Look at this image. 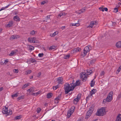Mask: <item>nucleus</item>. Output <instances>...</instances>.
I'll return each instance as SVG.
<instances>
[{"instance_id":"58836bf2","label":"nucleus","mask_w":121,"mask_h":121,"mask_svg":"<svg viewBox=\"0 0 121 121\" xmlns=\"http://www.w3.org/2000/svg\"><path fill=\"white\" fill-rule=\"evenodd\" d=\"M12 114V110L9 109V110L8 111V115H11Z\"/></svg>"},{"instance_id":"052dcab7","label":"nucleus","mask_w":121,"mask_h":121,"mask_svg":"<svg viewBox=\"0 0 121 121\" xmlns=\"http://www.w3.org/2000/svg\"><path fill=\"white\" fill-rule=\"evenodd\" d=\"M22 99H23V97L22 96L19 97H18V99L19 100Z\"/></svg>"},{"instance_id":"ea45409f","label":"nucleus","mask_w":121,"mask_h":121,"mask_svg":"<svg viewBox=\"0 0 121 121\" xmlns=\"http://www.w3.org/2000/svg\"><path fill=\"white\" fill-rule=\"evenodd\" d=\"M9 4L7 6H6V7H3V8H1L0 10V11H1V10H2L5 9V8H7L9 6Z\"/></svg>"},{"instance_id":"9b49d317","label":"nucleus","mask_w":121,"mask_h":121,"mask_svg":"<svg viewBox=\"0 0 121 121\" xmlns=\"http://www.w3.org/2000/svg\"><path fill=\"white\" fill-rule=\"evenodd\" d=\"M80 82L79 81V80H77L76 82L75 83V84H73V87H74L75 86V87L76 86H78L80 85Z\"/></svg>"},{"instance_id":"f8f14e48","label":"nucleus","mask_w":121,"mask_h":121,"mask_svg":"<svg viewBox=\"0 0 121 121\" xmlns=\"http://www.w3.org/2000/svg\"><path fill=\"white\" fill-rule=\"evenodd\" d=\"M35 90V88L34 87H31L29 89H28L27 91H29L30 92H33Z\"/></svg>"},{"instance_id":"de8ad7c7","label":"nucleus","mask_w":121,"mask_h":121,"mask_svg":"<svg viewBox=\"0 0 121 121\" xmlns=\"http://www.w3.org/2000/svg\"><path fill=\"white\" fill-rule=\"evenodd\" d=\"M41 111V109L39 108H37V112L38 113H39Z\"/></svg>"},{"instance_id":"79ce46f5","label":"nucleus","mask_w":121,"mask_h":121,"mask_svg":"<svg viewBox=\"0 0 121 121\" xmlns=\"http://www.w3.org/2000/svg\"><path fill=\"white\" fill-rule=\"evenodd\" d=\"M44 54L43 53H39L38 55V56L39 57H42L43 56Z\"/></svg>"},{"instance_id":"6ab92c4d","label":"nucleus","mask_w":121,"mask_h":121,"mask_svg":"<svg viewBox=\"0 0 121 121\" xmlns=\"http://www.w3.org/2000/svg\"><path fill=\"white\" fill-rule=\"evenodd\" d=\"M71 112V111H69V110L68 112L67 115L68 118H69V117H70L71 115L73 113V112Z\"/></svg>"},{"instance_id":"4468645a","label":"nucleus","mask_w":121,"mask_h":121,"mask_svg":"<svg viewBox=\"0 0 121 121\" xmlns=\"http://www.w3.org/2000/svg\"><path fill=\"white\" fill-rule=\"evenodd\" d=\"M116 45L117 48H121V42H118L116 43Z\"/></svg>"},{"instance_id":"774afa93","label":"nucleus","mask_w":121,"mask_h":121,"mask_svg":"<svg viewBox=\"0 0 121 121\" xmlns=\"http://www.w3.org/2000/svg\"><path fill=\"white\" fill-rule=\"evenodd\" d=\"M118 97L119 98H121V92H120V94L118 95Z\"/></svg>"},{"instance_id":"cd10ccee","label":"nucleus","mask_w":121,"mask_h":121,"mask_svg":"<svg viewBox=\"0 0 121 121\" xmlns=\"http://www.w3.org/2000/svg\"><path fill=\"white\" fill-rule=\"evenodd\" d=\"M93 110V108H90L89 109V110L87 112H89V113L91 114Z\"/></svg>"},{"instance_id":"412c9836","label":"nucleus","mask_w":121,"mask_h":121,"mask_svg":"<svg viewBox=\"0 0 121 121\" xmlns=\"http://www.w3.org/2000/svg\"><path fill=\"white\" fill-rule=\"evenodd\" d=\"M6 109H4L2 111V112L4 114H8V110Z\"/></svg>"},{"instance_id":"f03ea898","label":"nucleus","mask_w":121,"mask_h":121,"mask_svg":"<svg viewBox=\"0 0 121 121\" xmlns=\"http://www.w3.org/2000/svg\"><path fill=\"white\" fill-rule=\"evenodd\" d=\"M113 92L111 91L110 92L109 94H108L107 98L103 100V103L105 104L106 102H111L112 99V96L113 95Z\"/></svg>"},{"instance_id":"473e14b6","label":"nucleus","mask_w":121,"mask_h":121,"mask_svg":"<svg viewBox=\"0 0 121 121\" xmlns=\"http://www.w3.org/2000/svg\"><path fill=\"white\" fill-rule=\"evenodd\" d=\"M91 94L90 95H89L87 97H86V101L87 100L89 99V98L91 97V98H92V95L91 93H90Z\"/></svg>"},{"instance_id":"6e6d98bb","label":"nucleus","mask_w":121,"mask_h":121,"mask_svg":"<svg viewBox=\"0 0 121 121\" xmlns=\"http://www.w3.org/2000/svg\"><path fill=\"white\" fill-rule=\"evenodd\" d=\"M85 9H83L80 10V11H81L82 13H83L85 12Z\"/></svg>"},{"instance_id":"e2e57ef3","label":"nucleus","mask_w":121,"mask_h":121,"mask_svg":"<svg viewBox=\"0 0 121 121\" xmlns=\"http://www.w3.org/2000/svg\"><path fill=\"white\" fill-rule=\"evenodd\" d=\"M94 61L95 60H91L90 61V63L91 64H92L94 62Z\"/></svg>"},{"instance_id":"20e7f679","label":"nucleus","mask_w":121,"mask_h":121,"mask_svg":"<svg viewBox=\"0 0 121 121\" xmlns=\"http://www.w3.org/2000/svg\"><path fill=\"white\" fill-rule=\"evenodd\" d=\"M86 73H82L80 74V77L82 79L83 81L85 82L87 79V76L86 75Z\"/></svg>"},{"instance_id":"aec40b11","label":"nucleus","mask_w":121,"mask_h":121,"mask_svg":"<svg viewBox=\"0 0 121 121\" xmlns=\"http://www.w3.org/2000/svg\"><path fill=\"white\" fill-rule=\"evenodd\" d=\"M6 109H4L2 111V112L4 114H8V110Z\"/></svg>"},{"instance_id":"f3484780","label":"nucleus","mask_w":121,"mask_h":121,"mask_svg":"<svg viewBox=\"0 0 121 121\" xmlns=\"http://www.w3.org/2000/svg\"><path fill=\"white\" fill-rule=\"evenodd\" d=\"M91 115V114L89 113V112H87L86 113V116L85 117V119H87Z\"/></svg>"},{"instance_id":"680f3d73","label":"nucleus","mask_w":121,"mask_h":121,"mask_svg":"<svg viewBox=\"0 0 121 121\" xmlns=\"http://www.w3.org/2000/svg\"><path fill=\"white\" fill-rule=\"evenodd\" d=\"M121 69V68L120 67H119V68H118V69H117V71H118V73H119Z\"/></svg>"},{"instance_id":"09e8293b","label":"nucleus","mask_w":121,"mask_h":121,"mask_svg":"<svg viewBox=\"0 0 121 121\" xmlns=\"http://www.w3.org/2000/svg\"><path fill=\"white\" fill-rule=\"evenodd\" d=\"M80 24L78 23H74V26H79Z\"/></svg>"},{"instance_id":"7ed1b4c3","label":"nucleus","mask_w":121,"mask_h":121,"mask_svg":"<svg viewBox=\"0 0 121 121\" xmlns=\"http://www.w3.org/2000/svg\"><path fill=\"white\" fill-rule=\"evenodd\" d=\"M105 112V108H101L100 109L97 111L96 113V115L98 116H100L103 115Z\"/></svg>"},{"instance_id":"4c0bfd02","label":"nucleus","mask_w":121,"mask_h":121,"mask_svg":"<svg viewBox=\"0 0 121 121\" xmlns=\"http://www.w3.org/2000/svg\"><path fill=\"white\" fill-rule=\"evenodd\" d=\"M34 47L31 46L29 47V49L30 50L32 51L34 49Z\"/></svg>"},{"instance_id":"7c9ffc66","label":"nucleus","mask_w":121,"mask_h":121,"mask_svg":"<svg viewBox=\"0 0 121 121\" xmlns=\"http://www.w3.org/2000/svg\"><path fill=\"white\" fill-rule=\"evenodd\" d=\"M21 116L19 115V116H16L15 118V120H17L18 119H19L21 118Z\"/></svg>"},{"instance_id":"f257e3e1","label":"nucleus","mask_w":121,"mask_h":121,"mask_svg":"<svg viewBox=\"0 0 121 121\" xmlns=\"http://www.w3.org/2000/svg\"><path fill=\"white\" fill-rule=\"evenodd\" d=\"M64 86L65 94L68 93L70 91L73 90L75 87V86L73 87V83H71L69 84L68 83H66L64 84Z\"/></svg>"},{"instance_id":"39448f33","label":"nucleus","mask_w":121,"mask_h":121,"mask_svg":"<svg viewBox=\"0 0 121 121\" xmlns=\"http://www.w3.org/2000/svg\"><path fill=\"white\" fill-rule=\"evenodd\" d=\"M84 55H86L87 53L90 51L89 47L88 46H87L85 47L84 49Z\"/></svg>"},{"instance_id":"bf43d9fd","label":"nucleus","mask_w":121,"mask_h":121,"mask_svg":"<svg viewBox=\"0 0 121 121\" xmlns=\"http://www.w3.org/2000/svg\"><path fill=\"white\" fill-rule=\"evenodd\" d=\"M104 10L105 11H107L108 10V9L106 8H104Z\"/></svg>"},{"instance_id":"a211bd4d","label":"nucleus","mask_w":121,"mask_h":121,"mask_svg":"<svg viewBox=\"0 0 121 121\" xmlns=\"http://www.w3.org/2000/svg\"><path fill=\"white\" fill-rule=\"evenodd\" d=\"M95 78L91 81L90 86L91 87L95 85V81H94V80Z\"/></svg>"},{"instance_id":"dca6fc26","label":"nucleus","mask_w":121,"mask_h":121,"mask_svg":"<svg viewBox=\"0 0 121 121\" xmlns=\"http://www.w3.org/2000/svg\"><path fill=\"white\" fill-rule=\"evenodd\" d=\"M105 74V72L104 71H102L100 75L99 78H102L104 77V74Z\"/></svg>"},{"instance_id":"e433bc0d","label":"nucleus","mask_w":121,"mask_h":121,"mask_svg":"<svg viewBox=\"0 0 121 121\" xmlns=\"http://www.w3.org/2000/svg\"><path fill=\"white\" fill-rule=\"evenodd\" d=\"M69 57H70L69 55H66L65 56H64V58L65 59H67L69 58Z\"/></svg>"},{"instance_id":"72a5a7b5","label":"nucleus","mask_w":121,"mask_h":121,"mask_svg":"<svg viewBox=\"0 0 121 121\" xmlns=\"http://www.w3.org/2000/svg\"><path fill=\"white\" fill-rule=\"evenodd\" d=\"M74 50L76 52H78L80 51H81V49L79 48H78L74 49Z\"/></svg>"},{"instance_id":"0e129e2a","label":"nucleus","mask_w":121,"mask_h":121,"mask_svg":"<svg viewBox=\"0 0 121 121\" xmlns=\"http://www.w3.org/2000/svg\"><path fill=\"white\" fill-rule=\"evenodd\" d=\"M74 23H71L70 26H74Z\"/></svg>"},{"instance_id":"69168bd1","label":"nucleus","mask_w":121,"mask_h":121,"mask_svg":"<svg viewBox=\"0 0 121 121\" xmlns=\"http://www.w3.org/2000/svg\"><path fill=\"white\" fill-rule=\"evenodd\" d=\"M41 74V73H38V77H40V76Z\"/></svg>"},{"instance_id":"ddd939ff","label":"nucleus","mask_w":121,"mask_h":121,"mask_svg":"<svg viewBox=\"0 0 121 121\" xmlns=\"http://www.w3.org/2000/svg\"><path fill=\"white\" fill-rule=\"evenodd\" d=\"M13 19L17 21H18V22L20 21V19L18 16L17 15L15 16L14 18Z\"/></svg>"},{"instance_id":"4be33fe9","label":"nucleus","mask_w":121,"mask_h":121,"mask_svg":"<svg viewBox=\"0 0 121 121\" xmlns=\"http://www.w3.org/2000/svg\"><path fill=\"white\" fill-rule=\"evenodd\" d=\"M120 115H121L120 114L119 115L117 116L115 121H121V118L120 116Z\"/></svg>"},{"instance_id":"603ef678","label":"nucleus","mask_w":121,"mask_h":121,"mask_svg":"<svg viewBox=\"0 0 121 121\" xmlns=\"http://www.w3.org/2000/svg\"><path fill=\"white\" fill-rule=\"evenodd\" d=\"M35 34V32L34 30L31 31L30 33V34L32 35H33Z\"/></svg>"},{"instance_id":"5fc2aeb1","label":"nucleus","mask_w":121,"mask_h":121,"mask_svg":"<svg viewBox=\"0 0 121 121\" xmlns=\"http://www.w3.org/2000/svg\"><path fill=\"white\" fill-rule=\"evenodd\" d=\"M45 3L46 2L45 1H43L41 3V4L42 5H43L45 4Z\"/></svg>"},{"instance_id":"6e6552de","label":"nucleus","mask_w":121,"mask_h":121,"mask_svg":"<svg viewBox=\"0 0 121 121\" xmlns=\"http://www.w3.org/2000/svg\"><path fill=\"white\" fill-rule=\"evenodd\" d=\"M96 22L95 21H92L91 22L90 25L87 27V28L91 27L92 28L93 26L95 24Z\"/></svg>"},{"instance_id":"0eeeda50","label":"nucleus","mask_w":121,"mask_h":121,"mask_svg":"<svg viewBox=\"0 0 121 121\" xmlns=\"http://www.w3.org/2000/svg\"><path fill=\"white\" fill-rule=\"evenodd\" d=\"M51 15H48L45 18V20H43V22L46 21L48 23H49L51 19L50 16Z\"/></svg>"},{"instance_id":"f704fd0d","label":"nucleus","mask_w":121,"mask_h":121,"mask_svg":"<svg viewBox=\"0 0 121 121\" xmlns=\"http://www.w3.org/2000/svg\"><path fill=\"white\" fill-rule=\"evenodd\" d=\"M79 99H78V98H75V99H74L73 100L74 103H75V102H76V103H77L79 101Z\"/></svg>"},{"instance_id":"2f4dec72","label":"nucleus","mask_w":121,"mask_h":121,"mask_svg":"<svg viewBox=\"0 0 121 121\" xmlns=\"http://www.w3.org/2000/svg\"><path fill=\"white\" fill-rule=\"evenodd\" d=\"M59 86L58 85L55 86H53V89L54 90H56V89L59 87Z\"/></svg>"},{"instance_id":"b1692460","label":"nucleus","mask_w":121,"mask_h":121,"mask_svg":"<svg viewBox=\"0 0 121 121\" xmlns=\"http://www.w3.org/2000/svg\"><path fill=\"white\" fill-rule=\"evenodd\" d=\"M17 36L12 35L11 36L10 39L11 40H12L14 39H17Z\"/></svg>"},{"instance_id":"4d7b16f0","label":"nucleus","mask_w":121,"mask_h":121,"mask_svg":"<svg viewBox=\"0 0 121 121\" xmlns=\"http://www.w3.org/2000/svg\"><path fill=\"white\" fill-rule=\"evenodd\" d=\"M60 97H58L56 98L55 99V100H59L60 99Z\"/></svg>"},{"instance_id":"864d4df0","label":"nucleus","mask_w":121,"mask_h":121,"mask_svg":"<svg viewBox=\"0 0 121 121\" xmlns=\"http://www.w3.org/2000/svg\"><path fill=\"white\" fill-rule=\"evenodd\" d=\"M114 12H117L118 11V9L117 8H115L114 9Z\"/></svg>"},{"instance_id":"c756f323","label":"nucleus","mask_w":121,"mask_h":121,"mask_svg":"<svg viewBox=\"0 0 121 121\" xmlns=\"http://www.w3.org/2000/svg\"><path fill=\"white\" fill-rule=\"evenodd\" d=\"M56 47L54 45H52L49 47V49L50 50H52L53 49H54Z\"/></svg>"},{"instance_id":"5701e85b","label":"nucleus","mask_w":121,"mask_h":121,"mask_svg":"<svg viewBox=\"0 0 121 121\" xmlns=\"http://www.w3.org/2000/svg\"><path fill=\"white\" fill-rule=\"evenodd\" d=\"M92 71L91 69H88L87 70L86 74L87 75L90 74L92 72Z\"/></svg>"},{"instance_id":"c03bdc74","label":"nucleus","mask_w":121,"mask_h":121,"mask_svg":"<svg viewBox=\"0 0 121 121\" xmlns=\"http://www.w3.org/2000/svg\"><path fill=\"white\" fill-rule=\"evenodd\" d=\"M18 96L17 94V93H16L15 94H14L13 95H12V97H17Z\"/></svg>"},{"instance_id":"338daca9","label":"nucleus","mask_w":121,"mask_h":121,"mask_svg":"<svg viewBox=\"0 0 121 121\" xmlns=\"http://www.w3.org/2000/svg\"><path fill=\"white\" fill-rule=\"evenodd\" d=\"M65 28V26H63L61 28L62 29V30H63Z\"/></svg>"},{"instance_id":"1a4fd4ad","label":"nucleus","mask_w":121,"mask_h":121,"mask_svg":"<svg viewBox=\"0 0 121 121\" xmlns=\"http://www.w3.org/2000/svg\"><path fill=\"white\" fill-rule=\"evenodd\" d=\"M63 78L62 77H60L57 78V82L60 84H62V82L63 81Z\"/></svg>"},{"instance_id":"c9c22d12","label":"nucleus","mask_w":121,"mask_h":121,"mask_svg":"<svg viewBox=\"0 0 121 121\" xmlns=\"http://www.w3.org/2000/svg\"><path fill=\"white\" fill-rule=\"evenodd\" d=\"M36 39V38L35 37H33L32 38V43H35V40Z\"/></svg>"},{"instance_id":"49530a36","label":"nucleus","mask_w":121,"mask_h":121,"mask_svg":"<svg viewBox=\"0 0 121 121\" xmlns=\"http://www.w3.org/2000/svg\"><path fill=\"white\" fill-rule=\"evenodd\" d=\"M28 40L29 42L30 43H32V38H29L28 39Z\"/></svg>"},{"instance_id":"a19ab883","label":"nucleus","mask_w":121,"mask_h":121,"mask_svg":"<svg viewBox=\"0 0 121 121\" xmlns=\"http://www.w3.org/2000/svg\"><path fill=\"white\" fill-rule=\"evenodd\" d=\"M58 32L57 31H56L54 33L52 34V35H53V36L54 37L56 35H57L58 34Z\"/></svg>"},{"instance_id":"37998d69","label":"nucleus","mask_w":121,"mask_h":121,"mask_svg":"<svg viewBox=\"0 0 121 121\" xmlns=\"http://www.w3.org/2000/svg\"><path fill=\"white\" fill-rule=\"evenodd\" d=\"M81 94H79L78 95L77 98L78 99H80V98L81 96Z\"/></svg>"},{"instance_id":"c85d7f7f","label":"nucleus","mask_w":121,"mask_h":121,"mask_svg":"<svg viewBox=\"0 0 121 121\" xmlns=\"http://www.w3.org/2000/svg\"><path fill=\"white\" fill-rule=\"evenodd\" d=\"M31 72V70H27V71L25 72V74L27 75L28 74H30Z\"/></svg>"},{"instance_id":"423d86ee","label":"nucleus","mask_w":121,"mask_h":121,"mask_svg":"<svg viewBox=\"0 0 121 121\" xmlns=\"http://www.w3.org/2000/svg\"><path fill=\"white\" fill-rule=\"evenodd\" d=\"M18 51V50L17 49H15L12 50L11 52V53L9 54V55L10 56H12L16 54Z\"/></svg>"},{"instance_id":"13d9d810","label":"nucleus","mask_w":121,"mask_h":121,"mask_svg":"<svg viewBox=\"0 0 121 121\" xmlns=\"http://www.w3.org/2000/svg\"><path fill=\"white\" fill-rule=\"evenodd\" d=\"M63 15V13H60L59 15L58 16L60 17Z\"/></svg>"},{"instance_id":"393cba45","label":"nucleus","mask_w":121,"mask_h":121,"mask_svg":"<svg viewBox=\"0 0 121 121\" xmlns=\"http://www.w3.org/2000/svg\"><path fill=\"white\" fill-rule=\"evenodd\" d=\"M9 62L8 60L7 59L4 60V62L2 61L1 62V64L2 65H4V64L6 65V63Z\"/></svg>"},{"instance_id":"3c124183","label":"nucleus","mask_w":121,"mask_h":121,"mask_svg":"<svg viewBox=\"0 0 121 121\" xmlns=\"http://www.w3.org/2000/svg\"><path fill=\"white\" fill-rule=\"evenodd\" d=\"M99 9L101 11H104V8H103L101 7H100L99 8Z\"/></svg>"},{"instance_id":"9d476101","label":"nucleus","mask_w":121,"mask_h":121,"mask_svg":"<svg viewBox=\"0 0 121 121\" xmlns=\"http://www.w3.org/2000/svg\"><path fill=\"white\" fill-rule=\"evenodd\" d=\"M13 22L12 21H10L9 22L8 24H7L6 26L7 27H9L12 26H13Z\"/></svg>"},{"instance_id":"a18cd8bd","label":"nucleus","mask_w":121,"mask_h":121,"mask_svg":"<svg viewBox=\"0 0 121 121\" xmlns=\"http://www.w3.org/2000/svg\"><path fill=\"white\" fill-rule=\"evenodd\" d=\"M13 72L16 73H18V71L17 69H14L13 70Z\"/></svg>"},{"instance_id":"bb28decb","label":"nucleus","mask_w":121,"mask_h":121,"mask_svg":"<svg viewBox=\"0 0 121 121\" xmlns=\"http://www.w3.org/2000/svg\"><path fill=\"white\" fill-rule=\"evenodd\" d=\"M96 90L95 89H93L91 91V92H90V93H91L92 95L95 94V93L96 92Z\"/></svg>"},{"instance_id":"2eb2a0df","label":"nucleus","mask_w":121,"mask_h":121,"mask_svg":"<svg viewBox=\"0 0 121 121\" xmlns=\"http://www.w3.org/2000/svg\"><path fill=\"white\" fill-rule=\"evenodd\" d=\"M30 84L29 83H28L27 84H25L23 85L22 86V89H24L25 88H26L28 86H29Z\"/></svg>"},{"instance_id":"a878e982","label":"nucleus","mask_w":121,"mask_h":121,"mask_svg":"<svg viewBox=\"0 0 121 121\" xmlns=\"http://www.w3.org/2000/svg\"><path fill=\"white\" fill-rule=\"evenodd\" d=\"M52 96V94L51 93H48L47 95V98H51Z\"/></svg>"},{"instance_id":"8fccbe9b","label":"nucleus","mask_w":121,"mask_h":121,"mask_svg":"<svg viewBox=\"0 0 121 121\" xmlns=\"http://www.w3.org/2000/svg\"><path fill=\"white\" fill-rule=\"evenodd\" d=\"M30 61L32 63H34L35 62L36 60L34 59H30Z\"/></svg>"}]
</instances>
